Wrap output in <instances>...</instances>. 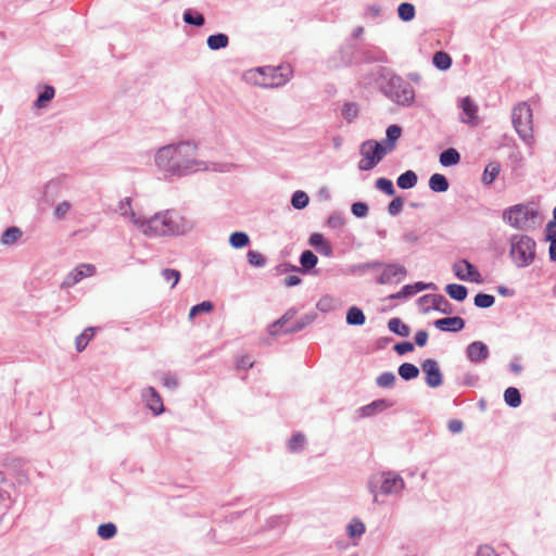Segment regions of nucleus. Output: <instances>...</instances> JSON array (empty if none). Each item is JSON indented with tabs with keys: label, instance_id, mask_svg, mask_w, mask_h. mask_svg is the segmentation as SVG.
I'll list each match as a JSON object with an SVG mask.
<instances>
[{
	"label": "nucleus",
	"instance_id": "obj_1",
	"mask_svg": "<svg viewBox=\"0 0 556 556\" xmlns=\"http://www.w3.org/2000/svg\"><path fill=\"white\" fill-rule=\"evenodd\" d=\"M197 144L180 141L161 147L154 154V164L165 180L181 178L195 173L203 164L197 160Z\"/></svg>",
	"mask_w": 556,
	"mask_h": 556
},
{
	"label": "nucleus",
	"instance_id": "obj_2",
	"mask_svg": "<svg viewBox=\"0 0 556 556\" xmlns=\"http://www.w3.org/2000/svg\"><path fill=\"white\" fill-rule=\"evenodd\" d=\"M371 80L379 86L381 93L400 106L409 108L415 102L413 86L387 66L375 67Z\"/></svg>",
	"mask_w": 556,
	"mask_h": 556
},
{
	"label": "nucleus",
	"instance_id": "obj_3",
	"mask_svg": "<svg viewBox=\"0 0 556 556\" xmlns=\"http://www.w3.org/2000/svg\"><path fill=\"white\" fill-rule=\"evenodd\" d=\"M292 77L290 65L261 66L248 73V79L255 86L271 89L286 85Z\"/></svg>",
	"mask_w": 556,
	"mask_h": 556
},
{
	"label": "nucleus",
	"instance_id": "obj_4",
	"mask_svg": "<svg viewBox=\"0 0 556 556\" xmlns=\"http://www.w3.org/2000/svg\"><path fill=\"white\" fill-rule=\"evenodd\" d=\"M509 256L517 268L530 266L536 257V242L528 235H513L509 238Z\"/></svg>",
	"mask_w": 556,
	"mask_h": 556
},
{
	"label": "nucleus",
	"instance_id": "obj_5",
	"mask_svg": "<svg viewBox=\"0 0 556 556\" xmlns=\"http://www.w3.org/2000/svg\"><path fill=\"white\" fill-rule=\"evenodd\" d=\"M406 483L402 476L393 470H382L372 473L367 480V489L374 492L379 489L380 494L386 496H401Z\"/></svg>",
	"mask_w": 556,
	"mask_h": 556
},
{
	"label": "nucleus",
	"instance_id": "obj_6",
	"mask_svg": "<svg viewBox=\"0 0 556 556\" xmlns=\"http://www.w3.org/2000/svg\"><path fill=\"white\" fill-rule=\"evenodd\" d=\"M511 123L519 138L531 144L533 138L532 109L527 102H520L513 108Z\"/></svg>",
	"mask_w": 556,
	"mask_h": 556
},
{
	"label": "nucleus",
	"instance_id": "obj_7",
	"mask_svg": "<svg viewBox=\"0 0 556 556\" xmlns=\"http://www.w3.org/2000/svg\"><path fill=\"white\" fill-rule=\"evenodd\" d=\"M389 153L383 143L377 140H366L361 144L359 154L362 160L358 162V169L369 172Z\"/></svg>",
	"mask_w": 556,
	"mask_h": 556
},
{
	"label": "nucleus",
	"instance_id": "obj_8",
	"mask_svg": "<svg viewBox=\"0 0 556 556\" xmlns=\"http://www.w3.org/2000/svg\"><path fill=\"white\" fill-rule=\"evenodd\" d=\"M165 211L155 213L150 218L144 216H138L136 213H131V222L141 231L149 237H163L166 236V220Z\"/></svg>",
	"mask_w": 556,
	"mask_h": 556
},
{
	"label": "nucleus",
	"instance_id": "obj_9",
	"mask_svg": "<svg viewBox=\"0 0 556 556\" xmlns=\"http://www.w3.org/2000/svg\"><path fill=\"white\" fill-rule=\"evenodd\" d=\"M536 212L525 204H516L503 211V220L516 229H525Z\"/></svg>",
	"mask_w": 556,
	"mask_h": 556
},
{
	"label": "nucleus",
	"instance_id": "obj_10",
	"mask_svg": "<svg viewBox=\"0 0 556 556\" xmlns=\"http://www.w3.org/2000/svg\"><path fill=\"white\" fill-rule=\"evenodd\" d=\"M378 269H381V273L375 279L378 285H397L407 276L406 267L397 262L381 261Z\"/></svg>",
	"mask_w": 556,
	"mask_h": 556
},
{
	"label": "nucleus",
	"instance_id": "obj_11",
	"mask_svg": "<svg viewBox=\"0 0 556 556\" xmlns=\"http://www.w3.org/2000/svg\"><path fill=\"white\" fill-rule=\"evenodd\" d=\"M166 236H184L194 228V222L175 210L165 211Z\"/></svg>",
	"mask_w": 556,
	"mask_h": 556
},
{
	"label": "nucleus",
	"instance_id": "obj_12",
	"mask_svg": "<svg viewBox=\"0 0 556 556\" xmlns=\"http://www.w3.org/2000/svg\"><path fill=\"white\" fill-rule=\"evenodd\" d=\"M359 47L353 42L342 46L339 51L329 60V66H350L359 63Z\"/></svg>",
	"mask_w": 556,
	"mask_h": 556
},
{
	"label": "nucleus",
	"instance_id": "obj_13",
	"mask_svg": "<svg viewBox=\"0 0 556 556\" xmlns=\"http://www.w3.org/2000/svg\"><path fill=\"white\" fill-rule=\"evenodd\" d=\"M452 270L455 277L462 281H471L478 285L484 282L478 268L467 258H462L455 262L452 266Z\"/></svg>",
	"mask_w": 556,
	"mask_h": 556
},
{
	"label": "nucleus",
	"instance_id": "obj_14",
	"mask_svg": "<svg viewBox=\"0 0 556 556\" xmlns=\"http://www.w3.org/2000/svg\"><path fill=\"white\" fill-rule=\"evenodd\" d=\"M420 367L425 375V382L429 388L435 389L442 386L443 374L441 371L439 363L435 359L426 358L425 361L421 362Z\"/></svg>",
	"mask_w": 556,
	"mask_h": 556
},
{
	"label": "nucleus",
	"instance_id": "obj_15",
	"mask_svg": "<svg viewBox=\"0 0 556 556\" xmlns=\"http://www.w3.org/2000/svg\"><path fill=\"white\" fill-rule=\"evenodd\" d=\"M457 106L460 109L459 121L469 126H477L479 124L478 105L469 97H464L458 100Z\"/></svg>",
	"mask_w": 556,
	"mask_h": 556
},
{
	"label": "nucleus",
	"instance_id": "obj_16",
	"mask_svg": "<svg viewBox=\"0 0 556 556\" xmlns=\"http://www.w3.org/2000/svg\"><path fill=\"white\" fill-rule=\"evenodd\" d=\"M422 301H431V305L424 308L425 313L437 311L444 315H451L454 312L452 303L440 293L425 294L418 299V303L422 304Z\"/></svg>",
	"mask_w": 556,
	"mask_h": 556
},
{
	"label": "nucleus",
	"instance_id": "obj_17",
	"mask_svg": "<svg viewBox=\"0 0 556 556\" xmlns=\"http://www.w3.org/2000/svg\"><path fill=\"white\" fill-rule=\"evenodd\" d=\"M141 400L146 407L150 409L153 415L159 416L164 413L165 407L160 393L153 387H146L141 391Z\"/></svg>",
	"mask_w": 556,
	"mask_h": 556
},
{
	"label": "nucleus",
	"instance_id": "obj_18",
	"mask_svg": "<svg viewBox=\"0 0 556 556\" xmlns=\"http://www.w3.org/2000/svg\"><path fill=\"white\" fill-rule=\"evenodd\" d=\"M96 274V266L92 264H80L76 266L64 279L63 287L71 288L87 277Z\"/></svg>",
	"mask_w": 556,
	"mask_h": 556
},
{
	"label": "nucleus",
	"instance_id": "obj_19",
	"mask_svg": "<svg viewBox=\"0 0 556 556\" xmlns=\"http://www.w3.org/2000/svg\"><path fill=\"white\" fill-rule=\"evenodd\" d=\"M65 186V179L58 177L49 180L42 190V201L48 205H53L58 198L62 194V189Z\"/></svg>",
	"mask_w": 556,
	"mask_h": 556
},
{
	"label": "nucleus",
	"instance_id": "obj_20",
	"mask_svg": "<svg viewBox=\"0 0 556 556\" xmlns=\"http://www.w3.org/2000/svg\"><path fill=\"white\" fill-rule=\"evenodd\" d=\"M359 63H387V53L376 46L359 47Z\"/></svg>",
	"mask_w": 556,
	"mask_h": 556
},
{
	"label": "nucleus",
	"instance_id": "obj_21",
	"mask_svg": "<svg viewBox=\"0 0 556 556\" xmlns=\"http://www.w3.org/2000/svg\"><path fill=\"white\" fill-rule=\"evenodd\" d=\"M392 405L393 403L387 399H378L367 405L361 406L357 408L356 413L359 418H369L384 412L392 407Z\"/></svg>",
	"mask_w": 556,
	"mask_h": 556
},
{
	"label": "nucleus",
	"instance_id": "obj_22",
	"mask_svg": "<svg viewBox=\"0 0 556 556\" xmlns=\"http://www.w3.org/2000/svg\"><path fill=\"white\" fill-rule=\"evenodd\" d=\"M466 356L473 364H480L490 356L489 346L482 341H473L466 348Z\"/></svg>",
	"mask_w": 556,
	"mask_h": 556
},
{
	"label": "nucleus",
	"instance_id": "obj_23",
	"mask_svg": "<svg viewBox=\"0 0 556 556\" xmlns=\"http://www.w3.org/2000/svg\"><path fill=\"white\" fill-rule=\"evenodd\" d=\"M434 327L443 332H459L465 328V319L459 316H450L434 320Z\"/></svg>",
	"mask_w": 556,
	"mask_h": 556
},
{
	"label": "nucleus",
	"instance_id": "obj_24",
	"mask_svg": "<svg viewBox=\"0 0 556 556\" xmlns=\"http://www.w3.org/2000/svg\"><path fill=\"white\" fill-rule=\"evenodd\" d=\"M308 244L324 256L330 257L333 255L331 243L320 232H313L308 238Z\"/></svg>",
	"mask_w": 556,
	"mask_h": 556
},
{
	"label": "nucleus",
	"instance_id": "obj_25",
	"mask_svg": "<svg viewBox=\"0 0 556 556\" xmlns=\"http://www.w3.org/2000/svg\"><path fill=\"white\" fill-rule=\"evenodd\" d=\"M363 16L368 22L380 24L389 16V10L378 3H372L365 7Z\"/></svg>",
	"mask_w": 556,
	"mask_h": 556
},
{
	"label": "nucleus",
	"instance_id": "obj_26",
	"mask_svg": "<svg viewBox=\"0 0 556 556\" xmlns=\"http://www.w3.org/2000/svg\"><path fill=\"white\" fill-rule=\"evenodd\" d=\"M298 311L294 307L289 308L280 318L275 320L273 324L268 327V332L270 336H279L281 333V330L290 325V321L293 319V317L296 315Z\"/></svg>",
	"mask_w": 556,
	"mask_h": 556
},
{
	"label": "nucleus",
	"instance_id": "obj_27",
	"mask_svg": "<svg viewBox=\"0 0 556 556\" xmlns=\"http://www.w3.org/2000/svg\"><path fill=\"white\" fill-rule=\"evenodd\" d=\"M316 313H307L303 315L300 319H298L295 323L290 324L289 326H286L282 330V334H291L296 333L305 329L307 326H309L316 318Z\"/></svg>",
	"mask_w": 556,
	"mask_h": 556
},
{
	"label": "nucleus",
	"instance_id": "obj_28",
	"mask_svg": "<svg viewBox=\"0 0 556 556\" xmlns=\"http://www.w3.org/2000/svg\"><path fill=\"white\" fill-rule=\"evenodd\" d=\"M402 135V127L397 124H392L388 126L386 130V139L381 141L383 143V147L389 151H393L397 140L400 139Z\"/></svg>",
	"mask_w": 556,
	"mask_h": 556
},
{
	"label": "nucleus",
	"instance_id": "obj_29",
	"mask_svg": "<svg viewBox=\"0 0 556 556\" xmlns=\"http://www.w3.org/2000/svg\"><path fill=\"white\" fill-rule=\"evenodd\" d=\"M300 273L303 275L312 273L315 269L318 257L311 251L304 250L300 255Z\"/></svg>",
	"mask_w": 556,
	"mask_h": 556
},
{
	"label": "nucleus",
	"instance_id": "obj_30",
	"mask_svg": "<svg viewBox=\"0 0 556 556\" xmlns=\"http://www.w3.org/2000/svg\"><path fill=\"white\" fill-rule=\"evenodd\" d=\"M23 231L17 226L8 227L1 235L0 242L3 245L12 247L15 245L22 238Z\"/></svg>",
	"mask_w": 556,
	"mask_h": 556
},
{
	"label": "nucleus",
	"instance_id": "obj_31",
	"mask_svg": "<svg viewBox=\"0 0 556 556\" xmlns=\"http://www.w3.org/2000/svg\"><path fill=\"white\" fill-rule=\"evenodd\" d=\"M460 159V153L455 148H447L439 155V162L444 167L457 165Z\"/></svg>",
	"mask_w": 556,
	"mask_h": 556
},
{
	"label": "nucleus",
	"instance_id": "obj_32",
	"mask_svg": "<svg viewBox=\"0 0 556 556\" xmlns=\"http://www.w3.org/2000/svg\"><path fill=\"white\" fill-rule=\"evenodd\" d=\"M418 182V175L413 169H407L402 173L397 179L396 185L400 189L409 190L413 189Z\"/></svg>",
	"mask_w": 556,
	"mask_h": 556
},
{
	"label": "nucleus",
	"instance_id": "obj_33",
	"mask_svg": "<svg viewBox=\"0 0 556 556\" xmlns=\"http://www.w3.org/2000/svg\"><path fill=\"white\" fill-rule=\"evenodd\" d=\"M206 45L212 51L225 49L229 45V37L225 33H216L206 38Z\"/></svg>",
	"mask_w": 556,
	"mask_h": 556
},
{
	"label": "nucleus",
	"instance_id": "obj_34",
	"mask_svg": "<svg viewBox=\"0 0 556 556\" xmlns=\"http://www.w3.org/2000/svg\"><path fill=\"white\" fill-rule=\"evenodd\" d=\"M388 329L390 332L406 338L410 334V328L401 318L392 317L388 321Z\"/></svg>",
	"mask_w": 556,
	"mask_h": 556
},
{
	"label": "nucleus",
	"instance_id": "obj_35",
	"mask_svg": "<svg viewBox=\"0 0 556 556\" xmlns=\"http://www.w3.org/2000/svg\"><path fill=\"white\" fill-rule=\"evenodd\" d=\"M429 188L433 192H446L450 188L448 179L443 174H432L429 178Z\"/></svg>",
	"mask_w": 556,
	"mask_h": 556
},
{
	"label": "nucleus",
	"instance_id": "obj_36",
	"mask_svg": "<svg viewBox=\"0 0 556 556\" xmlns=\"http://www.w3.org/2000/svg\"><path fill=\"white\" fill-rule=\"evenodd\" d=\"M444 290L451 299L457 302H463L468 296V289L464 285L448 283L445 286Z\"/></svg>",
	"mask_w": 556,
	"mask_h": 556
},
{
	"label": "nucleus",
	"instance_id": "obj_37",
	"mask_svg": "<svg viewBox=\"0 0 556 556\" xmlns=\"http://www.w3.org/2000/svg\"><path fill=\"white\" fill-rule=\"evenodd\" d=\"M397 372L404 381H410L419 376L420 368L413 363H403L399 366Z\"/></svg>",
	"mask_w": 556,
	"mask_h": 556
},
{
	"label": "nucleus",
	"instance_id": "obj_38",
	"mask_svg": "<svg viewBox=\"0 0 556 556\" xmlns=\"http://www.w3.org/2000/svg\"><path fill=\"white\" fill-rule=\"evenodd\" d=\"M345 320L350 326H363L366 321V316L359 307L351 306L346 311Z\"/></svg>",
	"mask_w": 556,
	"mask_h": 556
},
{
	"label": "nucleus",
	"instance_id": "obj_39",
	"mask_svg": "<svg viewBox=\"0 0 556 556\" xmlns=\"http://www.w3.org/2000/svg\"><path fill=\"white\" fill-rule=\"evenodd\" d=\"M504 402L511 408H517L521 405V393L516 387H508L504 391Z\"/></svg>",
	"mask_w": 556,
	"mask_h": 556
},
{
	"label": "nucleus",
	"instance_id": "obj_40",
	"mask_svg": "<svg viewBox=\"0 0 556 556\" xmlns=\"http://www.w3.org/2000/svg\"><path fill=\"white\" fill-rule=\"evenodd\" d=\"M182 20L186 24L195 27H202L205 24L204 15L193 9L185 10L182 14Z\"/></svg>",
	"mask_w": 556,
	"mask_h": 556
},
{
	"label": "nucleus",
	"instance_id": "obj_41",
	"mask_svg": "<svg viewBox=\"0 0 556 556\" xmlns=\"http://www.w3.org/2000/svg\"><path fill=\"white\" fill-rule=\"evenodd\" d=\"M501 172V163L497 161L490 162L483 172L482 181L484 185H491Z\"/></svg>",
	"mask_w": 556,
	"mask_h": 556
},
{
	"label": "nucleus",
	"instance_id": "obj_42",
	"mask_svg": "<svg viewBox=\"0 0 556 556\" xmlns=\"http://www.w3.org/2000/svg\"><path fill=\"white\" fill-rule=\"evenodd\" d=\"M55 94V90L51 85H46L38 93L36 101L34 102L35 108H45Z\"/></svg>",
	"mask_w": 556,
	"mask_h": 556
},
{
	"label": "nucleus",
	"instance_id": "obj_43",
	"mask_svg": "<svg viewBox=\"0 0 556 556\" xmlns=\"http://www.w3.org/2000/svg\"><path fill=\"white\" fill-rule=\"evenodd\" d=\"M452 58L444 51H438L432 56V64L440 71H447L452 66Z\"/></svg>",
	"mask_w": 556,
	"mask_h": 556
},
{
	"label": "nucleus",
	"instance_id": "obj_44",
	"mask_svg": "<svg viewBox=\"0 0 556 556\" xmlns=\"http://www.w3.org/2000/svg\"><path fill=\"white\" fill-rule=\"evenodd\" d=\"M416 9L410 2H402L397 7V16L403 22H410L415 18Z\"/></svg>",
	"mask_w": 556,
	"mask_h": 556
},
{
	"label": "nucleus",
	"instance_id": "obj_45",
	"mask_svg": "<svg viewBox=\"0 0 556 556\" xmlns=\"http://www.w3.org/2000/svg\"><path fill=\"white\" fill-rule=\"evenodd\" d=\"M229 244L233 249H243L250 244V237L244 231H235L229 236Z\"/></svg>",
	"mask_w": 556,
	"mask_h": 556
},
{
	"label": "nucleus",
	"instance_id": "obj_46",
	"mask_svg": "<svg viewBox=\"0 0 556 556\" xmlns=\"http://www.w3.org/2000/svg\"><path fill=\"white\" fill-rule=\"evenodd\" d=\"M366 531L365 523L358 518H353L346 527V533L350 539L361 538Z\"/></svg>",
	"mask_w": 556,
	"mask_h": 556
},
{
	"label": "nucleus",
	"instance_id": "obj_47",
	"mask_svg": "<svg viewBox=\"0 0 556 556\" xmlns=\"http://www.w3.org/2000/svg\"><path fill=\"white\" fill-rule=\"evenodd\" d=\"M358 112V105L355 102H345L341 108V115L349 124L357 118Z\"/></svg>",
	"mask_w": 556,
	"mask_h": 556
},
{
	"label": "nucleus",
	"instance_id": "obj_48",
	"mask_svg": "<svg viewBox=\"0 0 556 556\" xmlns=\"http://www.w3.org/2000/svg\"><path fill=\"white\" fill-rule=\"evenodd\" d=\"M94 334V328L93 327H89L87 329H85L79 336L76 337V340H75V346H76V350L78 352H83L89 341L92 339Z\"/></svg>",
	"mask_w": 556,
	"mask_h": 556
},
{
	"label": "nucleus",
	"instance_id": "obj_49",
	"mask_svg": "<svg viewBox=\"0 0 556 556\" xmlns=\"http://www.w3.org/2000/svg\"><path fill=\"white\" fill-rule=\"evenodd\" d=\"M116 533H117V527L113 522L101 523V525H99V527L97 529V534L102 540H111L116 535Z\"/></svg>",
	"mask_w": 556,
	"mask_h": 556
},
{
	"label": "nucleus",
	"instance_id": "obj_50",
	"mask_svg": "<svg viewBox=\"0 0 556 556\" xmlns=\"http://www.w3.org/2000/svg\"><path fill=\"white\" fill-rule=\"evenodd\" d=\"M309 203V198L306 192L302 190H296L291 195V205L295 210H303L305 208Z\"/></svg>",
	"mask_w": 556,
	"mask_h": 556
},
{
	"label": "nucleus",
	"instance_id": "obj_51",
	"mask_svg": "<svg viewBox=\"0 0 556 556\" xmlns=\"http://www.w3.org/2000/svg\"><path fill=\"white\" fill-rule=\"evenodd\" d=\"M495 303V296L489 293L479 292L473 298V304L478 308H489Z\"/></svg>",
	"mask_w": 556,
	"mask_h": 556
},
{
	"label": "nucleus",
	"instance_id": "obj_52",
	"mask_svg": "<svg viewBox=\"0 0 556 556\" xmlns=\"http://www.w3.org/2000/svg\"><path fill=\"white\" fill-rule=\"evenodd\" d=\"M213 309L214 304L212 301H202L201 303H198L190 308L189 319H193L195 316L203 313H211Z\"/></svg>",
	"mask_w": 556,
	"mask_h": 556
},
{
	"label": "nucleus",
	"instance_id": "obj_53",
	"mask_svg": "<svg viewBox=\"0 0 556 556\" xmlns=\"http://www.w3.org/2000/svg\"><path fill=\"white\" fill-rule=\"evenodd\" d=\"M72 203L70 201H62L54 206L53 217L56 220H64L67 214L72 211Z\"/></svg>",
	"mask_w": 556,
	"mask_h": 556
},
{
	"label": "nucleus",
	"instance_id": "obj_54",
	"mask_svg": "<svg viewBox=\"0 0 556 556\" xmlns=\"http://www.w3.org/2000/svg\"><path fill=\"white\" fill-rule=\"evenodd\" d=\"M375 187L389 197H393L395 194V188L393 186V181L389 178H386V177L378 178L375 181Z\"/></svg>",
	"mask_w": 556,
	"mask_h": 556
},
{
	"label": "nucleus",
	"instance_id": "obj_55",
	"mask_svg": "<svg viewBox=\"0 0 556 556\" xmlns=\"http://www.w3.org/2000/svg\"><path fill=\"white\" fill-rule=\"evenodd\" d=\"M248 263L256 268L264 267L266 265V257L255 250H249L247 253Z\"/></svg>",
	"mask_w": 556,
	"mask_h": 556
},
{
	"label": "nucleus",
	"instance_id": "obj_56",
	"mask_svg": "<svg viewBox=\"0 0 556 556\" xmlns=\"http://www.w3.org/2000/svg\"><path fill=\"white\" fill-rule=\"evenodd\" d=\"M396 377L392 371H384L376 379V383L380 388H392L395 383Z\"/></svg>",
	"mask_w": 556,
	"mask_h": 556
},
{
	"label": "nucleus",
	"instance_id": "obj_57",
	"mask_svg": "<svg viewBox=\"0 0 556 556\" xmlns=\"http://www.w3.org/2000/svg\"><path fill=\"white\" fill-rule=\"evenodd\" d=\"M163 279L170 282V288H174L180 279V273L174 268H165L161 271Z\"/></svg>",
	"mask_w": 556,
	"mask_h": 556
},
{
	"label": "nucleus",
	"instance_id": "obj_58",
	"mask_svg": "<svg viewBox=\"0 0 556 556\" xmlns=\"http://www.w3.org/2000/svg\"><path fill=\"white\" fill-rule=\"evenodd\" d=\"M304 443H305V435L299 432V433L293 434L290 438V440L288 442V448L291 452H298L303 448Z\"/></svg>",
	"mask_w": 556,
	"mask_h": 556
},
{
	"label": "nucleus",
	"instance_id": "obj_59",
	"mask_svg": "<svg viewBox=\"0 0 556 556\" xmlns=\"http://www.w3.org/2000/svg\"><path fill=\"white\" fill-rule=\"evenodd\" d=\"M415 290L413 285H405L401 288L399 292L392 293L389 295L390 300H402V299H408L413 295H415Z\"/></svg>",
	"mask_w": 556,
	"mask_h": 556
},
{
	"label": "nucleus",
	"instance_id": "obj_60",
	"mask_svg": "<svg viewBox=\"0 0 556 556\" xmlns=\"http://www.w3.org/2000/svg\"><path fill=\"white\" fill-rule=\"evenodd\" d=\"M368 204L362 201L354 202L351 205V212L357 218H365L368 215Z\"/></svg>",
	"mask_w": 556,
	"mask_h": 556
},
{
	"label": "nucleus",
	"instance_id": "obj_61",
	"mask_svg": "<svg viewBox=\"0 0 556 556\" xmlns=\"http://www.w3.org/2000/svg\"><path fill=\"white\" fill-rule=\"evenodd\" d=\"M403 205H404V199L400 195L394 197L391 200V202L388 204V213L391 216H397L402 212Z\"/></svg>",
	"mask_w": 556,
	"mask_h": 556
},
{
	"label": "nucleus",
	"instance_id": "obj_62",
	"mask_svg": "<svg viewBox=\"0 0 556 556\" xmlns=\"http://www.w3.org/2000/svg\"><path fill=\"white\" fill-rule=\"evenodd\" d=\"M415 349L414 343L410 341H402L394 344L393 350L394 352L402 356L409 352H413Z\"/></svg>",
	"mask_w": 556,
	"mask_h": 556
},
{
	"label": "nucleus",
	"instance_id": "obj_63",
	"mask_svg": "<svg viewBox=\"0 0 556 556\" xmlns=\"http://www.w3.org/2000/svg\"><path fill=\"white\" fill-rule=\"evenodd\" d=\"M327 225L330 228L339 229L344 225V217L340 213L333 212L328 216Z\"/></svg>",
	"mask_w": 556,
	"mask_h": 556
},
{
	"label": "nucleus",
	"instance_id": "obj_64",
	"mask_svg": "<svg viewBox=\"0 0 556 556\" xmlns=\"http://www.w3.org/2000/svg\"><path fill=\"white\" fill-rule=\"evenodd\" d=\"M476 556H506L500 554L491 545H480L476 552Z\"/></svg>",
	"mask_w": 556,
	"mask_h": 556
}]
</instances>
